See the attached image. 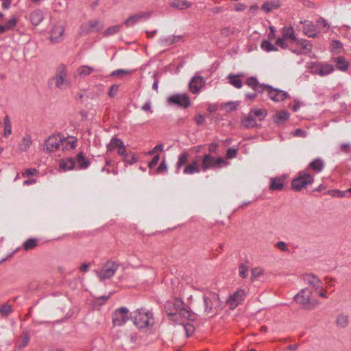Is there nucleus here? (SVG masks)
<instances>
[{"label":"nucleus","instance_id":"1","mask_svg":"<svg viewBox=\"0 0 351 351\" xmlns=\"http://www.w3.org/2000/svg\"><path fill=\"white\" fill-rule=\"evenodd\" d=\"M245 84L253 90L258 91L260 95L266 93L267 97L275 102H280L285 100L289 97L287 92L278 88H274L267 84H261L255 77H250Z\"/></svg>","mask_w":351,"mask_h":351},{"label":"nucleus","instance_id":"2","mask_svg":"<svg viewBox=\"0 0 351 351\" xmlns=\"http://www.w3.org/2000/svg\"><path fill=\"white\" fill-rule=\"evenodd\" d=\"M130 316L134 324L139 329L147 328L154 324L153 313L145 308L136 309Z\"/></svg>","mask_w":351,"mask_h":351},{"label":"nucleus","instance_id":"3","mask_svg":"<svg viewBox=\"0 0 351 351\" xmlns=\"http://www.w3.org/2000/svg\"><path fill=\"white\" fill-rule=\"evenodd\" d=\"M165 309L167 314L174 317L175 319H178V317L188 319H194L193 313L184 308L182 301L178 298L175 299L173 302H167Z\"/></svg>","mask_w":351,"mask_h":351},{"label":"nucleus","instance_id":"4","mask_svg":"<svg viewBox=\"0 0 351 351\" xmlns=\"http://www.w3.org/2000/svg\"><path fill=\"white\" fill-rule=\"evenodd\" d=\"M311 295V290L309 288H304L295 296L294 299L302 308L312 310L319 305V302L316 299H312Z\"/></svg>","mask_w":351,"mask_h":351},{"label":"nucleus","instance_id":"5","mask_svg":"<svg viewBox=\"0 0 351 351\" xmlns=\"http://www.w3.org/2000/svg\"><path fill=\"white\" fill-rule=\"evenodd\" d=\"M267 114V112L265 108H254L242 119L241 124L246 128H254L257 125V121L263 120Z\"/></svg>","mask_w":351,"mask_h":351},{"label":"nucleus","instance_id":"6","mask_svg":"<svg viewBox=\"0 0 351 351\" xmlns=\"http://www.w3.org/2000/svg\"><path fill=\"white\" fill-rule=\"evenodd\" d=\"M314 181L313 176L308 171V169L299 171L297 176L291 181V189L294 191H300L302 189L311 184Z\"/></svg>","mask_w":351,"mask_h":351},{"label":"nucleus","instance_id":"7","mask_svg":"<svg viewBox=\"0 0 351 351\" xmlns=\"http://www.w3.org/2000/svg\"><path fill=\"white\" fill-rule=\"evenodd\" d=\"M49 83H54L56 87L61 90L71 86V82L68 78L67 71L64 65L60 64L57 67L56 74L50 79Z\"/></svg>","mask_w":351,"mask_h":351},{"label":"nucleus","instance_id":"8","mask_svg":"<svg viewBox=\"0 0 351 351\" xmlns=\"http://www.w3.org/2000/svg\"><path fill=\"white\" fill-rule=\"evenodd\" d=\"M204 312L207 315L215 313L221 306V302L217 294L210 292L204 296Z\"/></svg>","mask_w":351,"mask_h":351},{"label":"nucleus","instance_id":"9","mask_svg":"<svg viewBox=\"0 0 351 351\" xmlns=\"http://www.w3.org/2000/svg\"><path fill=\"white\" fill-rule=\"evenodd\" d=\"M119 268L118 264L111 260L107 261L101 270L97 271V276L101 281L111 278Z\"/></svg>","mask_w":351,"mask_h":351},{"label":"nucleus","instance_id":"10","mask_svg":"<svg viewBox=\"0 0 351 351\" xmlns=\"http://www.w3.org/2000/svg\"><path fill=\"white\" fill-rule=\"evenodd\" d=\"M131 313L126 307H121L116 309L112 315V322L114 326H122L130 319Z\"/></svg>","mask_w":351,"mask_h":351},{"label":"nucleus","instance_id":"11","mask_svg":"<svg viewBox=\"0 0 351 351\" xmlns=\"http://www.w3.org/2000/svg\"><path fill=\"white\" fill-rule=\"evenodd\" d=\"M61 137V133L50 135L45 141L44 151L50 153L60 151Z\"/></svg>","mask_w":351,"mask_h":351},{"label":"nucleus","instance_id":"12","mask_svg":"<svg viewBox=\"0 0 351 351\" xmlns=\"http://www.w3.org/2000/svg\"><path fill=\"white\" fill-rule=\"evenodd\" d=\"M247 293L244 289H239L228 298L226 302L231 309H234L245 300Z\"/></svg>","mask_w":351,"mask_h":351},{"label":"nucleus","instance_id":"13","mask_svg":"<svg viewBox=\"0 0 351 351\" xmlns=\"http://www.w3.org/2000/svg\"><path fill=\"white\" fill-rule=\"evenodd\" d=\"M103 27L104 25L99 20H90L81 25L80 34L86 35L94 32H99Z\"/></svg>","mask_w":351,"mask_h":351},{"label":"nucleus","instance_id":"14","mask_svg":"<svg viewBox=\"0 0 351 351\" xmlns=\"http://www.w3.org/2000/svg\"><path fill=\"white\" fill-rule=\"evenodd\" d=\"M61 140L60 151L62 152H73L78 146V140L75 136H68L65 137L62 134Z\"/></svg>","mask_w":351,"mask_h":351},{"label":"nucleus","instance_id":"15","mask_svg":"<svg viewBox=\"0 0 351 351\" xmlns=\"http://www.w3.org/2000/svg\"><path fill=\"white\" fill-rule=\"evenodd\" d=\"M152 11L138 12L128 17L124 21V24L127 27L133 26L141 20H147L149 19L152 16Z\"/></svg>","mask_w":351,"mask_h":351},{"label":"nucleus","instance_id":"16","mask_svg":"<svg viewBox=\"0 0 351 351\" xmlns=\"http://www.w3.org/2000/svg\"><path fill=\"white\" fill-rule=\"evenodd\" d=\"M225 165V162L221 158H215L213 155H205L202 162L204 170L210 167H221Z\"/></svg>","mask_w":351,"mask_h":351},{"label":"nucleus","instance_id":"17","mask_svg":"<svg viewBox=\"0 0 351 351\" xmlns=\"http://www.w3.org/2000/svg\"><path fill=\"white\" fill-rule=\"evenodd\" d=\"M169 104H176L182 108H188L191 105L189 97L186 95H173L168 98Z\"/></svg>","mask_w":351,"mask_h":351},{"label":"nucleus","instance_id":"18","mask_svg":"<svg viewBox=\"0 0 351 351\" xmlns=\"http://www.w3.org/2000/svg\"><path fill=\"white\" fill-rule=\"evenodd\" d=\"M206 81L203 77L199 75H195L189 82V90L193 94L198 93L205 86Z\"/></svg>","mask_w":351,"mask_h":351},{"label":"nucleus","instance_id":"19","mask_svg":"<svg viewBox=\"0 0 351 351\" xmlns=\"http://www.w3.org/2000/svg\"><path fill=\"white\" fill-rule=\"evenodd\" d=\"M107 150L110 152H117V154H125V147L120 139L112 138L107 146Z\"/></svg>","mask_w":351,"mask_h":351},{"label":"nucleus","instance_id":"20","mask_svg":"<svg viewBox=\"0 0 351 351\" xmlns=\"http://www.w3.org/2000/svg\"><path fill=\"white\" fill-rule=\"evenodd\" d=\"M287 179L285 176L274 177L269 179V189L271 191H281L285 186V182Z\"/></svg>","mask_w":351,"mask_h":351},{"label":"nucleus","instance_id":"21","mask_svg":"<svg viewBox=\"0 0 351 351\" xmlns=\"http://www.w3.org/2000/svg\"><path fill=\"white\" fill-rule=\"evenodd\" d=\"M300 24H303V33L311 38H315L317 36L316 32L315 26L312 21L306 20L304 21H300Z\"/></svg>","mask_w":351,"mask_h":351},{"label":"nucleus","instance_id":"22","mask_svg":"<svg viewBox=\"0 0 351 351\" xmlns=\"http://www.w3.org/2000/svg\"><path fill=\"white\" fill-rule=\"evenodd\" d=\"M64 29L62 25L54 26L51 31V41L53 43H60L63 39Z\"/></svg>","mask_w":351,"mask_h":351},{"label":"nucleus","instance_id":"23","mask_svg":"<svg viewBox=\"0 0 351 351\" xmlns=\"http://www.w3.org/2000/svg\"><path fill=\"white\" fill-rule=\"evenodd\" d=\"M304 280L306 284L311 285L313 287L314 291L319 289V287L323 285L322 282L316 276L311 274H306L304 276Z\"/></svg>","mask_w":351,"mask_h":351},{"label":"nucleus","instance_id":"24","mask_svg":"<svg viewBox=\"0 0 351 351\" xmlns=\"http://www.w3.org/2000/svg\"><path fill=\"white\" fill-rule=\"evenodd\" d=\"M281 34L282 36L286 38L287 40L290 39L292 41L295 42L296 44H299L300 40L297 39L293 27H284L281 29Z\"/></svg>","mask_w":351,"mask_h":351},{"label":"nucleus","instance_id":"25","mask_svg":"<svg viewBox=\"0 0 351 351\" xmlns=\"http://www.w3.org/2000/svg\"><path fill=\"white\" fill-rule=\"evenodd\" d=\"M32 140L31 136L29 134H26L19 143L18 149L21 152H27L32 145Z\"/></svg>","mask_w":351,"mask_h":351},{"label":"nucleus","instance_id":"26","mask_svg":"<svg viewBox=\"0 0 351 351\" xmlns=\"http://www.w3.org/2000/svg\"><path fill=\"white\" fill-rule=\"evenodd\" d=\"M75 162L71 158H67L64 160H61L59 164V171H66L71 170L74 168Z\"/></svg>","mask_w":351,"mask_h":351},{"label":"nucleus","instance_id":"27","mask_svg":"<svg viewBox=\"0 0 351 351\" xmlns=\"http://www.w3.org/2000/svg\"><path fill=\"white\" fill-rule=\"evenodd\" d=\"M243 73H239L237 75L229 74L228 75V79L229 80V83L237 88H241L243 86V82L241 80V77H243Z\"/></svg>","mask_w":351,"mask_h":351},{"label":"nucleus","instance_id":"28","mask_svg":"<svg viewBox=\"0 0 351 351\" xmlns=\"http://www.w3.org/2000/svg\"><path fill=\"white\" fill-rule=\"evenodd\" d=\"M334 71V68L331 64H323L319 65L315 71V73L321 76H325L330 74Z\"/></svg>","mask_w":351,"mask_h":351},{"label":"nucleus","instance_id":"29","mask_svg":"<svg viewBox=\"0 0 351 351\" xmlns=\"http://www.w3.org/2000/svg\"><path fill=\"white\" fill-rule=\"evenodd\" d=\"M324 167V161L321 158H315L308 165V167L316 173L321 172Z\"/></svg>","mask_w":351,"mask_h":351},{"label":"nucleus","instance_id":"30","mask_svg":"<svg viewBox=\"0 0 351 351\" xmlns=\"http://www.w3.org/2000/svg\"><path fill=\"white\" fill-rule=\"evenodd\" d=\"M43 20V14L40 10H34L30 14V21L32 25H38Z\"/></svg>","mask_w":351,"mask_h":351},{"label":"nucleus","instance_id":"31","mask_svg":"<svg viewBox=\"0 0 351 351\" xmlns=\"http://www.w3.org/2000/svg\"><path fill=\"white\" fill-rule=\"evenodd\" d=\"M94 71V69L87 65H83L80 66L76 70V73L78 76L81 77H85L88 76Z\"/></svg>","mask_w":351,"mask_h":351},{"label":"nucleus","instance_id":"32","mask_svg":"<svg viewBox=\"0 0 351 351\" xmlns=\"http://www.w3.org/2000/svg\"><path fill=\"white\" fill-rule=\"evenodd\" d=\"M280 6V4L278 1H267L263 4L262 10L268 13L274 10L278 9Z\"/></svg>","mask_w":351,"mask_h":351},{"label":"nucleus","instance_id":"33","mask_svg":"<svg viewBox=\"0 0 351 351\" xmlns=\"http://www.w3.org/2000/svg\"><path fill=\"white\" fill-rule=\"evenodd\" d=\"M289 117V113L287 111L282 110L276 114L274 117V121L277 124H282Z\"/></svg>","mask_w":351,"mask_h":351},{"label":"nucleus","instance_id":"34","mask_svg":"<svg viewBox=\"0 0 351 351\" xmlns=\"http://www.w3.org/2000/svg\"><path fill=\"white\" fill-rule=\"evenodd\" d=\"M38 245V240L37 239L31 238L26 240L22 245V248L25 251H29L34 249Z\"/></svg>","mask_w":351,"mask_h":351},{"label":"nucleus","instance_id":"35","mask_svg":"<svg viewBox=\"0 0 351 351\" xmlns=\"http://www.w3.org/2000/svg\"><path fill=\"white\" fill-rule=\"evenodd\" d=\"M334 62L337 64V68L340 71H345L348 68V63L343 57H337L334 59Z\"/></svg>","mask_w":351,"mask_h":351},{"label":"nucleus","instance_id":"36","mask_svg":"<svg viewBox=\"0 0 351 351\" xmlns=\"http://www.w3.org/2000/svg\"><path fill=\"white\" fill-rule=\"evenodd\" d=\"M182 36H169L161 38L160 42L164 46H169L182 39Z\"/></svg>","mask_w":351,"mask_h":351},{"label":"nucleus","instance_id":"37","mask_svg":"<svg viewBox=\"0 0 351 351\" xmlns=\"http://www.w3.org/2000/svg\"><path fill=\"white\" fill-rule=\"evenodd\" d=\"M12 134L11 121L8 115L3 119V136L8 138Z\"/></svg>","mask_w":351,"mask_h":351},{"label":"nucleus","instance_id":"38","mask_svg":"<svg viewBox=\"0 0 351 351\" xmlns=\"http://www.w3.org/2000/svg\"><path fill=\"white\" fill-rule=\"evenodd\" d=\"M171 6L179 10H183L191 6V3L186 0H174L171 3Z\"/></svg>","mask_w":351,"mask_h":351},{"label":"nucleus","instance_id":"39","mask_svg":"<svg viewBox=\"0 0 351 351\" xmlns=\"http://www.w3.org/2000/svg\"><path fill=\"white\" fill-rule=\"evenodd\" d=\"M12 306L9 303H3L0 306V316L2 317H8L12 312Z\"/></svg>","mask_w":351,"mask_h":351},{"label":"nucleus","instance_id":"40","mask_svg":"<svg viewBox=\"0 0 351 351\" xmlns=\"http://www.w3.org/2000/svg\"><path fill=\"white\" fill-rule=\"evenodd\" d=\"M265 270L260 267H254L251 271V280L254 281L263 276Z\"/></svg>","mask_w":351,"mask_h":351},{"label":"nucleus","instance_id":"41","mask_svg":"<svg viewBox=\"0 0 351 351\" xmlns=\"http://www.w3.org/2000/svg\"><path fill=\"white\" fill-rule=\"evenodd\" d=\"M261 47L263 50L269 52L272 51H277V48L270 43L269 40H263L261 44Z\"/></svg>","mask_w":351,"mask_h":351},{"label":"nucleus","instance_id":"42","mask_svg":"<svg viewBox=\"0 0 351 351\" xmlns=\"http://www.w3.org/2000/svg\"><path fill=\"white\" fill-rule=\"evenodd\" d=\"M132 73H133V71L130 70V69H117V70L113 71L111 73L110 76L121 77L123 75H130Z\"/></svg>","mask_w":351,"mask_h":351},{"label":"nucleus","instance_id":"43","mask_svg":"<svg viewBox=\"0 0 351 351\" xmlns=\"http://www.w3.org/2000/svg\"><path fill=\"white\" fill-rule=\"evenodd\" d=\"M199 171L198 165L196 162L186 166L184 170V173L192 174Z\"/></svg>","mask_w":351,"mask_h":351},{"label":"nucleus","instance_id":"44","mask_svg":"<svg viewBox=\"0 0 351 351\" xmlns=\"http://www.w3.org/2000/svg\"><path fill=\"white\" fill-rule=\"evenodd\" d=\"M348 323V317L346 315L341 314L337 318V324L341 328H344Z\"/></svg>","mask_w":351,"mask_h":351},{"label":"nucleus","instance_id":"45","mask_svg":"<svg viewBox=\"0 0 351 351\" xmlns=\"http://www.w3.org/2000/svg\"><path fill=\"white\" fill-rule=\"evenodd\" d=\"M121 27V25H114V26H111V27H108V29H106L105 30L104 36L113 35V34L117 33L120 30Z\"/></svg>","mask_w":351,"mask_h":351},{"label":"nucleus","instance_id":"46","mask_svg":"<svg viewBox=\"0 0 351 351\" xmlns=\"http://www.w3.org/2000/svg\"><path fill=\"white\" fill-rule=\"evenodd\" d=\"M29 341V335L27 332H23L21 335V341L19 346V348H22L25 347Z\"/></svg>","mask_w":351,"mask_h":351},{"label":"nucleus","instance_id":"47","mask_svg":"<svg viewBox=\"0 0 351 351\" xmlns=\"http://www.w3.org/2000/svg\"><path fill=\"white\" fill-rule=\"evenodd\" d=\"M343 48V44L337 40H334L331 42L330 49L331 51H337L339 52L340 50Z\"/></svg>","mask_w":351,"mask_h":351},{"label":"nucleus","instance_id":"48","mask_svg":"<svg viewBox=\"0 0 351 351\" xmlns=\"http://www.w3.org/2000/svg\"><path fill=\"white\" fill-rule=\"evenodd\" d=\"M77 162L80 168L85 169L89 165L84 155H77Z\"/></svg>","mask_w":351,"mask_h":351},{"label":"nucleus","instance_id":"49","mask_svg":"<svg viewBox=\"0 0 351 351\" xmlns=\"http://www.w3.org/2000/svg\"><path fill=\"white\" fill-rule=\"evenodd\" d=\"M298 45L302 46L306 53H308L312 50V44L308 40H300Z\"/></svg>","mask_w":351,"mask_h":351},{"label":"nucleus","instance_id":"50","mask_svg":"<svg viewBox=\"0 0 351 351\" xmlns=\"http://www.w3.org/2000/svg\"><path fill=\"white\" fill-rule=\"evenodd\" d=\"M17 24V19L13 16L5 24V28L8 30L12 29Z\"/></svg>","mask_w":351,"mask_h":351},{"label":"nucleus","instance_id":"51","mask_svg":"<svg viewBox=\"0 0 351 351\" xmlns=\"http://www.w3.org/2000/svg\"><path fill=\"white\" fill-rule=\"evenodd\" d=\"M123 160L125 162L133 164L137 161L138 158L136 155H123Z\"/></svg>","mask_w":351,"mask_h":351},{"label":"nucleus","instance_id":"52","mask_svg":"<svg viewBox=\"0 0 351 351\" xmlns=\"http://www.w3.org/2000/svg\"><path fill=\"white\" fill-rule=\"evenodd\" d=\"M347 191H341L339 190H330L328 191V193L332 197H343L346 196Z\"/></svg>","mask_w":351,"mask_h":351},{"label":"nucleus","instance_id":"53","mask_svg":"<svg viewBox=\"0 0 351 351\" xmlns=\"http://www.w3.org/2000/svg\"><path fill=\"white\" fill-rule=\"evenodd\" d=\"M239 276L242 278H245L248 275V267L245 265H241L239 268Z\"/></svg>","mask_w":351,"mask_h":351},{"label":"nucleus","instance_id":"54","mask_svg":"<svg viewBox=\"0 0 351 351\" xmlns=\"http://www.w3.org/2000/svg\"><path fill=\"white\" fill-rule=\"evenodd\" d=\"M275 246L276 248L279 249L282 252H288L289 251V248H288L286 243L284 241H278L275 244Z\"/></svg>","mask_w":351,"mask_h":351},{"label":"nucleus","instance_id":"55","mask_svg":"<svg viewBox=\"0 0 351 351\" xmlns=\"http://www.w3.org/2000/svg\"><path fill=\"white\" fill-rule=\"evenodd\" d=\"M184 330L186 332V335L187 337H189L190 335H191L195 330L194 326L190 324H184Z\"/></svg>","mask_w":351,"mask_h":351},{"label":"nucleus","instance_id":"56","mask_svg":"<svg viewBox=\"0 0 351 351\" xmlns=\"http://www.w3.org/2000/svg\"><path fill=\"white\" fill-rule=\"evenodd\" d=\"M287 39L283 38L282 36L281 38H278L277 40H276V44L280 47L282 49H286L288 47V45L286 43V40Z\"/></svg>","mask_w":351,"mask_h":351},{"label":"nucleus","instance_id":"57","mask_svg":"<svg viewBox=\"0 0 351 351\" xmlns=\"http://www.w3.org/2000/svg\"><path fill=\"white\" fill-rule=\"evenodd\" d=\"M119 89V86L117 84H114L110 86L109 91H108V95L110 97H113L117 94Z\"/></svg>","mask_w":351,"mask_h":351},{"label":"nucleus","instance_id":"58","mask_svg":"<svg viewBox=\"0 0 351 351\" xmlns=\"http://www.w3.org/2000/svg\"><path fill=\"white\" fill-rule=\"evenodd\" d=\"M258 95H260V93L254 90V93L245 94V97L247 100L252 101L256 99Z\"/></svg>","mask_w":351,"mask_h":351},{"label":"nucleus","instance_id":"59","mask_svg":"<svg viewBox=\"0 0 351 351\" xmlns=\"http://www.w3.org/2000/svg\"><path fill=\"white\" fill-rule=\"evenodd\" d=\"M163 152V145L162 144L157 145L154 147V148L152 150L148 151L147 152H145V154H154L156 152Z\"/></svg>","mask_w":351,"mask_h":351},{"label":"nucleus","instance_id":"60","mask_svg":"<svg viewBox=\"0 0 351 351\" xmlns=\"http://www.w3.org/2000/svg\"><path fill=\"white\" fill-rule=\"evenodd\" d=\"M167 170V166L165 165V160H163L160 164V165L158 166V167L156 169V172L158 173H164L165 171H166Z\"/></svg>","mask_w":351,"mask_h":351},{"label":"nucleus","instance_id":"61","mask_svg":"<svg viewBox=\"0 0 351 351\" xmlns=\"http://www.w3.org/2000/svg\"><path fill=\"white\" fill-rule=\"evenodd\" d=\"M293 134L295 136L305 137L306 136V132L301 129H296Z\"/></svg>","mask_w":351,"mask_h":351},{"label":"nucleus","instance_id":"62","mask_svg":"<svg viewBox=\"0 0 351 351\" xmlns=\"http://www.w3.org/2000/svg\"><path fill=\"white\" fill-rule=\"evenodd\" d=\"M158 160H159V156L158 155H155V156L154 157L152 160L149 162V168L150 169L154 168L157 165V163L158 162Z\"/></svg>","mask_w":351,"mask_h":351},{"label":"nucleus","instance_id":"63","mask_svg":"<svg viewBox=\"0 0 351 351\" xmlns=\"http://www.w3.org/2000/svg\"><path fill=\"white\" fill-rule=\"evenodd\" d=\"M269 33L268 34V38L269 40H273L276 38L275 28L273 26L269 27Z\"/></svg>","mask_w":351,"mask_h":351},{"label":"nucleus","instance_id":"64","mask_svg":"<svg viewBox=\"0 0 351 351\" xmlns=\"http://www.w3.org/2000/svg\"><path fill=\"white\" fill-rule=\"evenodd\" d=\"M341 151L342 152H351L350 145L348 143H343L341 145Z\"/></svg>","mask_w":351,"mask_h":351}]
</instances>
